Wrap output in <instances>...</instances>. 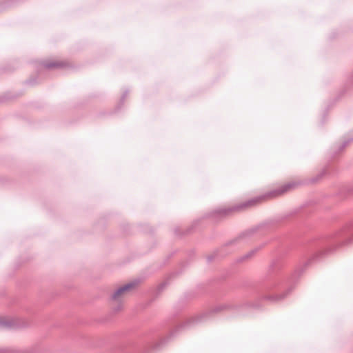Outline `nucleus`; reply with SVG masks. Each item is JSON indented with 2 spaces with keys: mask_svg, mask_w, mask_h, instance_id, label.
I'll use <instances>...</instances> for the list:
<instances>
[{
  "mask_svg": "<svg viewBox=\"0 0 353 353\" xmlns=\"http://www.w3.org/2000/svg\"><path fill=\"white\" fill-rule=\"evenodd\" d=\"M130 288H131V285H126L123 287L120 288L114 294V299L119 298L121 295L124 294Z\"/></svg>",
  "mask_w": 353,
  "mask_h": 353,
  "instance_id": "1",
  "label": "nucleus"
}]
</instances>
